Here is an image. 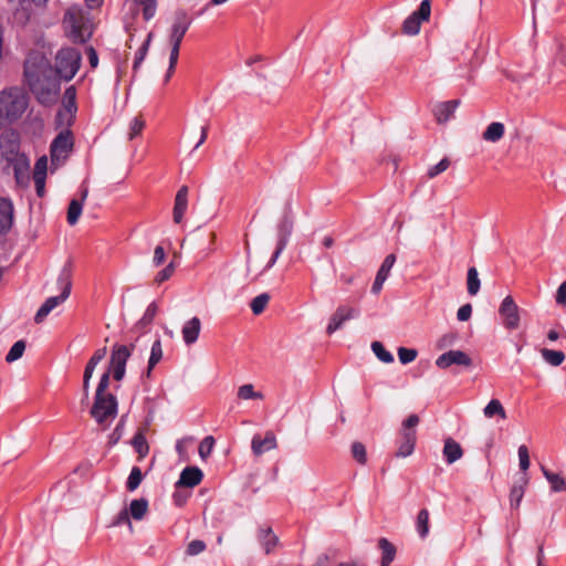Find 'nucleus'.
I'll list each match as a JSON object with an SVG mask.
<instances>
[{
  "instance_id": "obj_1",
  "label": "nucleus",
  "mask_w": 566,
  "mask_h": 566,
  "mask_svg": "<svg viewBox=\"0 0 566 566\" xmlns=\"http://www.w3.org/2000/svg\"><path fill=\"white\" fill-rule=\"evenodd\" d=\"M81 62L82 55L74 48H61L54 66L44 53L33 50L24 60V82L41 105L50 106L56 102L61 81L70 82L80 70Z\"/></svg>"
},
{
  "instance_id": "obj_2",
  "label": "nucleus",
  "mask_w": 566,
  "mask_h": 566,
  "mask_svg": "<svg viewBox=\"0 0 566 566\" xmlns=\"http://www.w3.org/2000/svg\"><path fill=\"white\" fill-rule=\"evenodd\" d=\"M294 229V214L292 210V205L287 201L283 209V214L280 221L276 224V248L264 266L262 273L270 270L277 261L282 252L285 250Z\"/></svg>"
},
{
  "instance_id": "obj_3",
  "label": "nucleus",
  "mask_w": 566,
  "mask_h": 566,
  "mask_svg": "<svg viewBox=\"0 0 566 566\" xmlns=\"http://www.w3.org/2000/svg\"><path fill=\"white\" fill-rule=\"evenodd\" d=\"M28 102L17 88L0 92V127L4 122H15L25 112Z\"/></svg>"
},
{
  "instance_id": "obj_4",
  "label": "nucleus",
  "mask_w": 566,
  "mask_h": 566,
  "mask_svg": "<svg viewBox=\"0 0 566 566\" xmlns=\"http://www.w3.org/2000/svg\"><path fill=\"white\" fill-rule=\"evenodd\" d=\"M63 23L66 29L72 31V35H92L96 30L94 19L77 7L69 8L65 11Z\"/></svg>"
},
{
  "instance_id": "obj_5",
  "label": "nucleus",
  "mask_w": 566,
  "mask_h": 566,
  "mask_svg": "<svg viewBox=\"0 0 566 566\" xmlns=\"http://www.w3.org/2000/svg\"><path fill=\"white\" fill-rule=\"evenodd\" d=\"M0 155L1 159L4 160L7 165L20 159L21 157H28L21 151V137L19 132L10 128L1 133Z\"/></svg>"
},
{
  "instance_id": "obj_6",
  "label": "nucleus",
  "mask_w": 566,
  "mask_h": 566,
  "mask_svg": "<svg viewBox=\"0 0 566 566\" xmlns=\"http://www.w3.org/2000/svg\"><path fill=\"white\" fill-rule=\"evenodd\" d=\"M118 412V401L116 396L107 394L105 396H95L94 403L91 408V416L98 424L105 423L109 419H114Z\"/></svg>"
},
{
  "instance_id": "obj_7",
  "label": "nucleus",
  "mask_w": 566,
  "mask_h": 566,
  "mask_svg": "<svg viewBox=\"0 0 566 566\" xmlns=\"http://www.w3.org/2000/svg\"><path fill=\"white\" fill-rule=\"evenodd\" d=\"M74 146L73 134L70 129L60 132L50 145V157L53 166L63 164Z\"/></svg>"
},
{
  "instance_id": "obj_8",
  "label": "nucleus",
  "mask_w": 566,
  "mask_h": 566,
  "mask_svg": "<svg viewBox=\"0 0 566 566\" xmlns=\"http://www.w3.org/2000/svg\"><path fill=\"white\" fill-rule=\"evenodd\" d=\"M431 18V0H422L417 10L408 15L402 23V32L406 35H418L422 23Z\"/></svg>"
},
{
  "instance_id": "obj_9",
  "label": "nucleus",
  "mask_w": 566,
  "mask_h": 566,
  "mask_svg": "<svg viewBox=\"0 0 566 566\" xmlns=\"http://www.w3.org/2000/svg\"><path fill=\"white\" fill-rule=\"evenodd\" d=\"M63 108L56 114L57 125L71 126L75 119L77 112L76 105V87L71 85L65 88L62 99Z\"/></svg>"
},
{
  "instance_id": "obj_10",
  "label": "nucleus",
  "mask_w": 566,
  "mask_h": 566,
  "mask_svg": "<svg viewBox=\"0 0 566 566\" xmlns=\"http://www.w3.org/2000/svg\"><path fill=\"white\" fill-rule=\"evenodd\" d=\"M521 310L511 295L503 298L499 307V315L502 324L506 329L514 331L520 326Z\"/></svg>"
},
{
  "instance_id": "obj_11",
  "label": "nucleus",
  "mask_w": 566,
  "mask_h": 566,
  "mask_svg": "<svg viewBox=\"0 0 566 566\" xmlns=\"http://www.w3.org/2000/svg\"><path fill=\"white\" fill-rule=\"evenodd\" d=\"M359 315V308L347 305H339L331 316L326 326L327 335H333L335 332L342 329L346 322L358 318Z\"/></svg>"
},
{
  "instance_id": "obj_12",
  "label": "nucleus",
  "mask_w": 566,
  "mask_h": 566,
  "mask_svg": "<svg viewBox=\"0 0 566 566\" xmlns=\"http://www.w3.org/2000/svg\"><path fill=\"white\" fill-rule=\"evenodd\" d=\"M452 365L471 367L472 359L465 352L460 349L448 350L436 359V366L440 369H447Z\"/></svg>"
},
{
  "instance_id": "obj_13",
  "label": "nucleus",
  "mask_w": 566,
  "mask_h": 566,
  "mask_svg": "<svg viewBox=\"0 0 566 566\" xmlns=\"http://www.w3.org/2000/svg\"><path fill=\"white\" fill-rule=\"evenodd\" d=\"M7 166L12 168L18 187L28 188L30 186V160L28 157H21Z\"/></svg>"
},
{
  "instance_id": "obj_14",
  "label": "nucleus",
  "mask_w": 566,
  "mask_h": 566,
  "mask_svg": "<svg viewBox=\"0 0 566 566\" xmlns=\"http://www.w3.org/2000/svg\"><path fill=\"white\" fill-rule=\"evenodd\" d=\"M256 539L266 555H270L280 543L272 527L266 525L258 527Z\"/></svg>"
},
{
  "instance_id": "obj_15",
  "label": "nucleus",
  "mask_w": 566,
  "mask_h": 566,
  "mask_svg": "<svg viewBox=\"0 0 566 566\" xmlns=\"http://www.w3.org/2000/svg\"><path fill=\"white\" fill-rule=\"evenodd\" d=\"M73 262L71 259L63 264L57 279L56 286L64 297L69 298L72 291Z\"/></svg>"
},
{
  "instance_id": "obj_16",
  "label": "nucleus",
  "mask_w": 566,
  "mask_h": 566,
  "mask_svg": "<svg viewBox=\"0 0 566 566\" xmlns=\"http://www.w3.org/2000/svg\"><path fill=\"white\" fill-rule=\"evenodd\" d=\"M276 446V437L272 431H266L263 438L260 434H255L251 440V449L255 455L271 451L275 449Z\"/></svg>"
},
{
  "instance_id": "obj_17",
  "label": "nucleus",
  "mask_w": 566,
  "mask_h": 566,
  "mask_svg": "<svg viewBox=\"0 0 566 566\" xmlns=\"http://www.w3.org/2000/svg\"><path fill=\"white\" fill-rule=\"evenodd\" d=\"M14 207L10 198L0 197V234L10 231L13 224Z\"/></svg>"
},
{
  "instance_id": "obj_18",
  "label": "nucleus",
  "mask_w": 566,
  "mask_h": 566,
  "mask_svg": "<svg viewBox=\"0 0 566 566\" xmlns=\"http://www.w3.org/2000/svg\"><path fill=\"white\" fill-rule=\"evenodd\" d=\"M203 479V472L198 467H186L180 472L179 479L176 482V488H195L198 485Z\"/></svg>"
},
{
  "instance_id": "obj_19",
  "label": "nucleus",
  "mask_w": 566,
  "mask_h": 566,
  "mask_svg": "<svg viewBox=\"0 0 566 566\" xmlns=\"http://www.w3.org/2000/svg\"><path fill=\"white\" fill-rule=\"evenodd\" d=\"M191 17L184 10H177L170 18L171 35H185L191 24Z\"/></svg>"
},
{
  "instance_id": "obj_20",
  "label": "nucleus",
  "mask_w": 566,
  "mask_h": 566,
  "mask_svg": "<svg viewBox=\"0 0 566 566\" xmlns=\"http://www.w3.org/2000/svg\"><path fill=\"white\" fill-rule=\"evenodd\" d=\"M135 346L114 344L111 350L109 367H126V363L132 356Z\"/></svg>"
},
{
  "instance_id": "obj_21",
  "label": "nucleus",
  "mask_w": 566,
  "mask_h": 566,
  "mask_svg": "<svg viewBox=\"0 0 566 566\" xmlns=\"http://www.w3.org/2000/svg\"><path fill=\"white\" fill-rule=\"evenodd\" d=\"M460 104V99H450L437 104L433 109L437 122L439 124L449 122Z\"/></svg>"
},
{
  "instance_id": "obj_22",
  "label": "nucleus",
  "mask_w": 566,
  "mask_h": 566,
  "mask_svg": "<svg viewBox=\"0 0 566 566\" xmlns=\"http://www.w3.org/2000/svg\"><path fill=\"white\" fill-rule=\"evenodd\" d=\"M201 331V322L199 317L195 316L187 321L181 329L182 339L186 345H192L198 340Z\"/></svg>"
},
{
  "instance_id": "obj_23",
  "label": "nucleus",
  "mask_w": 566,
  "mask_h": 566,
  "mask_svg": "<svg viewBox=\"0 0 566 566\" xmlns=\"http://www.w3.org/2000/svg\"><path fill=\"white\" fill-rule=\"evenodd\" d=\"M528 483L527 473H522L514 482L510 491V505L512 509H517L524 496L525 486Z\"/></svg>"
},
{
  "instance_id": "obj_24",
  "label": "nucleus",
  "mask_w": 566,
  "mask_h": 566,
  "mask_svg": "<svg viewBox=\"0 0 566 566\" xmlns=\"http://www.w3.org/2000/svg\"><path fill=\"white\" fill-rule=\"evenodd\" d=\"M67 298L64 297L62 294H59L56 296H50L48 297L43 304L39 307L34 315V322L36 324L42 323L44 318L60 304L65 302Z\"/></svg>"
},
{
  "instance_id": "obj_25",
  "label": "nucleus",
  "mask_w": 566,
  "mask_h": 566,
  "mask_svg": "<svg viewBox=\"0 0 566 566\" xmlns=\"http://www.w3.org/2000/svg\"><path fill=\"white\" fill-rule=\"evenodd\" d=\"M188 207V187L182 186L177 191L174 206V221L180 223Z\"/></svg>"
},
{
  "instance_id": "obj_26",
  "label": "nucleus",
  "mask_w": 566,
  "mask_h": 566,
  "mask_svg": "<svg viewBox=\"0 0 566 566\" xmlns=\"http://www.w3.org/2000/svg\"><path fill=\"white\" fill-rule=\"evenodd\" d=\"M462 455H463V451H462L460 443H458L452 438H448L444 441V447H443V457H444L446 462L448 464H452L455 461H458L459 459H461Z\"/></svg>"
},
{
  "instance_id": "obj_27",
  "label": "nucleus",
  "mask_w": 566,
  "mask_h": 566,
  "mask_svg": "<svg viewBox=\"0 0 566 566\" xmlns=\"http://www.w3.org/2000/svg\"><path fill=\"white\" fill-rule=\"evenodd\" d=\"M402 441L396 452V455L399 458H406L412 454L416 446V431H406L401 432Z\"/></svg>"
},
{
  "instance_id": "obj_28",
  "label": "nucleus",
  "mask_w": 566,
  "mask_h": 566,
  "mask_svg": "<svg viewBox=\"0 0 566 566\" xmlns=\"http://www.w3.org/2000/svg\"><path fill=\"white\" fill-rule=\"evenodd\" d=\"M87 196V189H84L82 192V199H72L69 208H67V223L70 226H74L83 211V201L85 200Z\"/></svg>"
},
{
  "instance_id": "obj_29",
  "label": "nucleus",
  "mask_w": 566,
  "mask_h": 566,
  "mask_svg": "<svg viewBox=\"0 0 566 566\" xmlns=\"http://www.w3.org/2000/svg\"><path fill=\"white\" fill-rule=\"evenodd\" d=\"M505 133L504 124L501 122H492L482 134V138L486 142L496 143Z\"/></svg>"
},
{
  "instance_id": "obj_30",
  "label": "nucleus",
  "mask_w": 566,
  "mask_h": 566,
  "mask_svg": "<svg viewBox=\"0 0 566 566\" xmlns=\"http://www.w3.org/2000/svg\"><path fill=\"white\" fill-rule=\"evenodd\" d=\"M381 549V566H389L396 557V547L385 537L378 541Z\"/></svg>"
},
{
  "instance_id": "obj_31",
  "label": "nucleus",
  "mask_w": 566,
  "mask_h": 566,
  "mask_svg": "<svg viewBox=\"0 0 566 566\" xmlns=\"http://www.w3.org/2000/svg\"><path fill=\"white\" fill-rule=\"evenodd\" d=\"M541 470H542L543 475L545 476V479L548 481V483L551 485V490L553 492L566 491V481H565V479L563 476H560L557 473H554V472L549 471L545 467H542Z\"/></svg>"
},
{
  "instance_id": "obj_32",
  "label": "nucleus",
  "mask_w": 566,
  "mask_h": 566,
  "mask_svg": "<svg viewBox=\"0 0 566 566\" xmlns=\"http://www.w3.org/2000/svg\"><path fill=\"white\" fill-rule=\"evenodd\" d=\"M157 311H158V306H157V303L154 301L147 306L142 318L139 321H137V323L135 324V329L138 332H142L143 329L148 327L153 323V321L157 314Z\"/></svg>"
},
{
  "instance_id": "obj_33",
  "label": "nucleus",
  "mask_w": 566,
  "mask_h": 566,
  "mask_svg": "<svg viewBox=\"0 0 566 566\" xmlns=\"http://www.w3.org/2000/svg\"><path fill=\"white\" fill-rule=\"evenodd\" d=\"M161 358H163L161 340L158 337L151 345L150 356L148 359V366H147V371H146L147 377L150 376L151 370L161 360Z\"/></svg>"
},
{
  "instance_id": "obj_34",
  "label": "nucleus",
  "mask_w": 566,
  "mask_h": 566,
  "mask_svg": "<svg viewBox=\"0 0 566 566\" xmlns=\"http://www.w3.org/2000/svg\"><path fill=\"white\" fill-rule=\"evenodd\" d=\"M148 509V501L144 497L135 499L129 504V514L136 521H140Z\"/></svg>"
},
{
  "instance_id": "obj_35",
  "label": "nucleus",
  "mask_w": 566,
  "mask_h": 566,
  "mask_svg": "<svg viewBox=\"0 0 566 566\" xmlns=\"http://www.w3.org/2000/svg\"><path fill=\"white\" fill-rule=\"evenodd\" d=\"M541 355L545 363L554 367L560 366L565 360V354L562 350L543 348Z\"/></svg>"
},
{
  "instance_id": "obj_36",
  "label": "nucleus",
  "mask_w": 566,
  "mask_h": 566,
  "mask_svg": "<svg viewBox=\"0 0 566 566\" xmlns=\"http://www.w3.org/2000/svg\"><path fill=\"white\" fill-rule=\"evenodd\" d=\"M416 530L421 538L427 537L429 533V512L427 509L419 511L416 521Z\"/></svg>"
},
{
  "instance_id": "obj_37",
  "label": "nucleus",
  "mask_w": 566,
  "mask_h": 566,
  "mask_svg": "<svg viewBox=\"0 0 566 566\" xmlns=\"http://www.w3.org/2000/svg\"><path fill=\"white\" fill-rule=\"evenodd\" d=\"M106 353V347H102L95 350L93 356L87 361L83 375L92 377L96 366L105 358Z\"/></svg>"
},
{
  "instance_id": "obj_38",
  "label": "nucleus",
  "mask_w": 566,
  "mask_h": 566,
  "mask_svg": "<svg viewBox=\"0 0 566 566\" xmlns=\"http://www.w3.org/2000/svg\"><path fill=\"white\" fill-rule=\"evenodd\" d=\"M130 443L140 458H144L148 454L149 446L147 443L145 434L142 431L135 433Z\"/></svg>"
},
{
  "instance_id": "obj_39",
  "label": "nucleus",
  "mask_w": 566,
  "mask_h": 566,
  "mask_svg": "<svg viewBox=\"0 0 566 566\" xmlns=\"http://www.w3.org/2000/svg\"><path fill=\"white\" fill-rule=\"evenodd\" d=\"M371 350L375 354V356L385 364H391L395 358L394 355L385 348L382 343L375 340L371 343Z\"/></svg>"
},
{
  "instance_id": "obj_40",
  "label": "nucleus",
  "mask_w": 566,
  "mask_h": 566,
  "mask_svg": "<svg viewBox=\"0 0 566 566\" xmlns=\"http://www.w3.org/2000/svg\"><path fill=\"white\" fill-rule=\"evenodd\" d=\"M483 412L486 418H492L496 415L502 419L506 418L505 409L503 408L501 401L497 399L490 400L489 403L484 407Z\"/></svg>"
},
{
  "instance_id": "obj_41",
  "label": "nucleus",
  "mask_w": 566,
  "mask_h": 566,
  "mask_svg": "<svg viewBox=\"0 0 566 566\" xmlns=\"http://www.w3.org/2000/svg\"><path fill=\"white\" fill-rule=\"evenodd\" d=\"M468 293L475 295L480 291L481 281L479 279L478 270L474 266L469 268L467 277Z\"/></svg>"
},
{
  "instance_id": "obj_42",
  "label": "nucleus",
  "mask_w": 566,
  "mask_h": 566,
  "mask_svg": "<svg viewBox=\"0 0 566 566\" xmlns=\"http://www.w3.org/2000/svg\"><path fill=\"white\" fill-rule=\"evenodd\" d=\"M144 479L143 472L139 467H133L126 481V489L129 492H134L142 483Z\"/></svg>"
},
{
  "instance_id": "obj_43",
  "label": "nucleus",
  "mask_w": 566,
  "mask_h": 566,
  "mask_svg": "<svg viewBox=\"0 0 566 566\" xmlns=\"http://www.w3.org/2000/svg\"><path fill=\"white\" fill-rule=\"evenodd\" d=\"M25 346H27L25 340H23V339L17 340L11 346L8 354L6 355V361L10 364V363H13V361L20 359L23 356Z\"/></svg>"
},
{
  "instance_id": "obj_44",
  "label": "nucleus",
  "mask_w": 566,
  "mask_h": 566,
  "mask_svg": "<svg viewBox=\"0 0 566 566\" xmlns=\"http://www.w3.org/2000/svg\"><path fill=\"white\" fill-rule=\"evenodd\" d=\"M269 300L270 295L268 293H261L255 296L250 303L252 313L254 315H260L264 311Z\"/></svg>"
},
{
  "instance_id": "obj_45",
  "label": "nucleus",
  "mask_w": 566,
  "mask_h": 566,
  "mask_svg": "<svg viewBox=\"0 0 566 566\" xmlns=\"http://www.w3.org/2000/svg\"><path fill=\"white\" fill-rule=\"evenodd\" d=\"M238 397L243 400L262 399L263 395L260 391H255L253 385L245 384L239 387Z\"/></svg>"
},
{
  "instance_id": "obj_46",
  "label": "nucleus",
  "mask_w": 566,
  "mask_h": 566,
  "mask_svg": "<svg viewBox=\"0 0 566 566\" xmlns=\"http://www.w3.org/2000/svg\"><path fill=\"white\" fill-rule=\"evenodd\" d=\"M214 443H216V440L212 436H207L202 439V441L199 444V449H198L199 457L202 460H206L207 458L210 457V454L213 450Z\"/></svg>"
},
{
  "instance_id": "obj_47",
  "label": "nucleus",
  "mask_w": 566,
  "mask_h": 566,
  "mask_svg": "<svg viewBox=\"0 0 566 566\" xmlns=\"http://www.w3.org/2000/svg\"><path fill=\"white\" fill-rule=\"evenodd\" d=\"M151 39L153 38H146L145 41L139 46V49L137 50L133 64L134 71H137L138 67L142 65L143 61L145 60L147 52L149 50Z\"/></svg>"
},
{
  "instance_id": "obj_48",
  "label": "nucleus",
  "mask_w": 566,
  "mask_h": 566,
  "mask_svg": "<svg viewBox=\"0 0 566 566\" xmlns=\"http://www.w3.org/2000/svg\"><path fill=\"white\" fill-rule=\"evenodd\" d=\"M350 450H352L353 458L359 464H365L367 462L366 447L361 442H359V441L353 442Z\"/></svg>"
},
{
  "instance_id": "obj_49",
  "label": "nucleus",
  "mask_w": 566,
  "mask_h": 566,
  "mask_svg": "<svg viewBox=\"0 0 566 566\" xmlns=\"http://www.w3.org/2000/svg\"><path fill=\"white\" fill-rule=\"evenodd\" d=\"M396 262V255L394 253L388 254L382 261L377 274L388 279L390 271Z\"/></svg>"
},
{
  "instance_id": "obj_50",
  "label": "nucleus",
  "mask_w": 566,
  "mask_h": 566,
  "mask_svg": "<svg viewBox=\"0 0 566 566\" xmlns=\"http://www.w3.org/2000/svg\"><path fill=\"white\" fill-rule=\"evenodd\" d=\"M418 352L413 348L399 347L398 358L402 365L410 364L416 359Z\"/></svg>"
},
{
  "instance_id": "obj_51",
  "label": "nucleus",
  "mask_w": 566,
  "mask_h": 566,
  "mask_svg": "<svg viewBox=\"0 0 566 566\" xmlns=\"http://www.w3.org/2000/svg\"><path fill=\"white\" fill-rule=\"evenodd\" d=\"M517 454L520 460V469L522 470V473H526L531 464L527 447L525 444L520 446Z\"/></svg>"
},
{
  "instance_id": "obj_52",
  "label": "nucleus",
  "mask_w": 566,
  "mask_h": 566,
  "mask_svg": "<svg viewBox=\"0 0 566 566\" xmlns=\"http://www.w3.org/2000/svg\"><path fill=\"white\" fill-rule=\"evenodd\" d=\"M127 416H122L119 421L117 422L116 427L114 428L113 432L109 436V443L112 446L116 444L119 439L122 438L125 429V420Z\"/></svg>"
},
{
  "instance_id": "obj_53",
  "label": "nucleus",
  "mask_w": 566,
  "mask_h": 566,
  "mask_svg": "<svg viewBox=\"0 0 566 566\" xmlns=\"http://www.w3.org/2000/svg\"><path fill=\"white\" fill-rule=\"evenodd\" d=\"M143 7V14L145 20H149L155 15L156 12V0H137Z\"/></svg>"
},
{
  "instance_id": "obj_54",
  "label": "nucleus",
  "mask_w": 566,
  "mask_h": 566,
  "mask_svg": "<svg viewBox=\"0 0 566 566\" xmlns=\"http://www.w3.org/2000/svg\"><path fill=\"white\" fill-rule=\"evenodd\" d=\"M449 165H450L449 159L446 157L442 158L438 164L431 166L428 169V172H427L428 177L433 178V177L440 175L441 172H443L444 170L448 169Z\"/></svg>"
},
{
  "instance_id": "obj_55",
  "label": "nucleus",
  "mask_w": 566,
  "mask_h": 566,
  "mask_svg": "<svg viewBox=\"0 0 566 566\" xmlns=\"http://www.w3.org/2000/svg\"><path fill=\"white\" fill-rule=\"evenodd\" d=\"M206 549V543L201 539H193L187 545V554L189 556H196Z\"/></svg>"
},
{
  "instance_id": "obj_56",
  "label": "nucleus",
  "mask_w": 566,
  "mask_h": 566,
  "mask_svg": "<svg viewBox=\"0 0 566 566\" xmlns=\"http://www.w3.org/2000/svg\"><path fill=\"white\" fill-rule=\"evenodd\" d=\"M174 41L171 43V49L169 53V65H177L178 57H179V50L181 45L182 38H172Z\"/></svg>"
},
{
  "instance_id": "obj_57",
  "label": "nucleus",
  "mask_w": 566,
  "mask_h": 566,
  "mask_svg": "<svg viewBox=\"0 0 566 566\" xmlns=\"http://www.w3.org/2000/svg\"><path fill=\"white\" fill-rule=\"evenodd\" d=\"M48 172V158L46 156L40 157L34 165L33 177H46Z\"/></svg>"
},
{
  "instance_id": "obj_58",
  "label": "nucleus",
  "mask_w": 566,
  "mask_h": 566,
  "mask_svg": "<svg viewBox=\"0 0 566 566\" xmlns=\"http://www.w3.org/2000/svg\"><path fill=\"white\" fill-rule=\"evenodd\" d=\"M108 385H109V369L106 370L101 376L98 385H97V388H96V391H95V396H105V395H107L106 394V389L108 388Z\"/></svg>"
},
{
  "instance_id": "obj_59",
  "label": "nucleus",
  "mask_w": 566,
  "mask_h": 566,
  "mask_svg": "<svg viewBox=\"0 0 566 566\" xmlns=\"http://www.w3.org/2000/svg\"><path fill=\"white\" fill-rule=\"evenodd\" d=\"M145 123L139 117H134L129 125V139L135 138L144 128Z\"/></svg>"
},
{
  "instance_id": "obj_60",
  "label": "nucleus",
  "mask_w": 566,
  "mask_h": 566,
  "mask_svg": "<svg viewBox=\"0 0 566 566\" xmlns=\"http://www.w3.org/2000/svg\"><path fill=\"white\" fill-rule=\"evenodd\" d=\"M175 271V265L172 262H170L168 265H166L161 271H159L156 275V282L157 283H163L165 281H167L168 279H170V276L172 275Z\"/></svg>"
},
{
  "instance_id": "obj_61",
  "label": "nucleus",
  "mask_w": 566,
  "mask_h": 566,
  "mask_svg": "<svg viewBox=\"0 0 566 566\" xmlns=\"http://www.w3.org/2000/svg\"><path fill=\"white\" fill-rule=\"evenodd\" d=\"M471 315H472V305L470 303H467V304L460 306V308L457 312V318L460 322H467L471 317Z\"/></svg>"
},
{
  "instance_id": "obj_62",
  "label": "nucleus",
  "mask_w": 566,
  "mask_h": 566,
  "mask_svg": "<svg viewBox=\"0 0 566 566\" xmlns=\"http://www.w3.org/2000/svg\"><path fill=\"white\" fill-rule=\"evenodd\" d=\"M419 423V417L416 413L408 416V418L402 422V432L416 431L415 427Z\"/></svg>"
},
{
  "instance_id": "obj_63",
  "label": "nucleus",
  "mask_w": 566,
  "mask_h": 566,
  "mask_svg": "<svg viewBox=\"0 0 566 566\" xmlns=\"http://www.w3.org/2000/svg\"><path fill=\"white\" fill-rule=\"evenodd\" d=\"M34 185H35V192L39 198H43L45 196V180L46 177H33Z\"/></svg>"
},
{
  "instance_id": "obj_64",
  "label": "nucleus",
  "mask_w": 566,
  "mask_h": 566,
  "mask_svg": "<svg viewBox=\"0 0 566 566\" xmlns=\"http://www.w3.org/2000/svg\"><path fill=\"white\" fill-rule=\"evenodd\" d=\"M556 303L566 306V280L557 289Z\"/></svg>"
}]
</instances>
